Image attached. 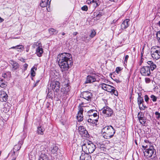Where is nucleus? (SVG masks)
Segmentation results:
<instances>
[{
  "label": "nucleus",
  "instance_id": "1",
  "mask_svg": "<svg viewBox=\"0 0 160 160\" xmlns=\"http://www.w3.org/2000/svg\"><path fill=\"white\" fill-rule=\"evenodd\" d=\"M72 56L67 53L60 54L58 55L57 61L62 72L68 70L72 64Z\"/></svg>",
  "mask_w": 160,
  "mask_h": 160
},
{
  "label": "nucleus",
  "instance_id": "2",
  "mask_svg": "<svg viewBox=\"0 0 160 160\" xmlns=\"http://www.w3.org/2000/svg\"><path fill=\"white\" fill-rule=\"evenodd\" d=\"M148 65L143 66L141 69L140 72L143 76H149L150 75L151 70L153 71L156 68V65L152 61H148L147 62Z\"/></svg>",
  "mask_w": 160,
  "mask_h": 160
},
{
  "label": "nucleus",
  "instance_id": "3",
  "mask_svg": "<svg viewBox=\"0 0 160 160\" xmlns=\"http://www.w3.org/2000/svg\"><path fill=\"white\" fill-rule=\"evenodd\" d=\"M101 132L105 138L109 139L113 136L115 130L112 126H106L102 129Z\"/></svg>",
  "mask_w": 160,
  "mask_h": 160
},
{
  "label": "nucleus",
  "instance_id": "4",
  "mask_svg": "<svg viewBox=\"0 0 160 160\" xmlns=\"http://www.w3.org/2000/svg\"><path fill=\"white\" fill-rule=\"evenodd\" d=\"M82 150L86 153L93 152L95 150L96 146L91 141H89L84 144L82 147Z\"/></svg>",
  "mask_w": 160,
  "mask_h": 160
},
{
  "label": "nucleus",
  "instance_id": "5",
  "mask_svg": "<svg viewBox=\"0 0 160 160\" xmlns=\"http://www.w3.org/2000/svg\"><path fill=\"white\" fill-rule=\"evenodd\" d=\"M152 57L154 59L157 60L160 58V47H152L150 52Z\"/></svg>",
  "mask_w": 160,
  "mask_h": 160
},
{
  "label": "nucleus",
  "instance_id": "6",
  "mask_svg": "<svg viewBox=\"0 0 160 160\" xmlns=\"http://www.w3.org/2000/svg\"><path fill=\"white\" fill-rule=\"evenodd\" d=\"M144 155L146 156L147 158H150L152 157V155L155 154L156 152L155 150L154 149V147L152 146H149V148H148L146 150L143 152Z\"/></svg>",
  "mask_w": 160,
  "mask_h": 160
},
{
  "label": "nucleus",
  "instance_id": "7",
  "mask_svg": "<svg viewBox=\"0 0 160 160\" xmlns=\"http://www.w3.org/2000/svg\"><path fill=\"white\" fill-rule=\"evenodd\" d=\"M99 87L101 88L102 89L110 92L113 91H114L112 88H115L113 86L104 83H102L99 84Z\"/></svg>",
  "mask_w": 160,
  "mask_h": 160
},
{
  "label": "nucleus",
  "instance_id": "8",
  "mask_svg": "<svg viewBox=\"0 0 160 160\" xmlns=\"http://www.w3.org/2000/svg\"><path fill=\"white\" fill-rule=\"evenodd\" d=\"M138 103L139 106V109L140 110H143L145 109L146 107L144 106L143 104L144 102L143 97L141 96V93H138Z\"/></svg>",
  "mask_w": 160,
  "mask_h": 160
},
{
  "label": "nucleus",
  "instance_id": "9",
  "mask_svg": "<svg viewBox=\"0 0 160 160\" xmlns=\"http://www.w3.org/2000/svg\"><path fill=\"white\" fill-rule=\"evenodd\" d=\"M101 111L107 117L111 116L113 114L112 110L108 106L104 107Z\"/></svg>",
  "mask_w": 160,
  "mask_h": 160
},
{
  "label": "nucleus",
  "instance_id": "10",
  "mask_svg": "<svg viewBox=\"0 0 160 160\" xmlns=\"http://www.w3.org/2000/svg\"><path fill=\"white\" fill-rule=\"evenodd\" d=\"M60 83L56 81H54L52 82L50 84V86L51 87L52 90L53 91L58 92L59 91Z\"/></svg>",
  "mask_w": 160,
  "mask_h": 160
},
{
  "label": "nucleus",
  "instance_id": "11",
  "mask_svg": "<svg viewBox=\"0 0 160 160\" xmlns=\"http://www.w3.org/2000/svg\"><path fill=\"white\" fill-rule=\"evenodd\" d=\"M22 144V143H20L19 144H18L16 145L13 148V150L12 151H11L9 153V154H11L12 156L14 155H17L18 154V152H17L19 150L21 147V145Z\"/></svg>",
  "mask_w": 160,
  "mask_h": 160
},
{
  "label": "nucleus",
  "instance_id": "12",
  "mask_svg": "<svg viewBox=\"0 0 160 160\" xmlns=\"http://www.w3.org/2000/svg\"><path fill=\"white\" fill-rule=\"evenodd\" d=\"M36 152L39 154L47 153V150L46 149L45 145H42L40 146L39 145H37Z\"/></svg>",
  "mask_w": 160,
  "mask_h": 160
},
{
  "label": "nucleus",
  "instance_id": "13",
  "mask_svg": "<svg viewBox=\"0 0 160 160\" xmlns=\"http://www.w3.org/2000/svg\"><path fill=\"white\" fill-rule=\"evenodd\" d=\"M78 130L79 133L82 137H88L89 136L88 132L83 126H80L78 128Z\"/></svg>",
  "mask_w": 160,
  "mask_h": 160
},
{
  "label": "nucleus",
  "instance_id": "14",
  "mask_svg": "<svg viewBox=\"0 0 160 160\" xmlns=\"http://www.w3.org/2000/svg\"><path fill=\"white\" fill-rule=\"evenodd\" d=\"M87 115L88 116V118H99V116L98 115L97 111L95 110L91 109L88 111L87 112Z\"/></svg>",
  "mask_w": 160,
  "mask_h": 160
},
{
  "label": "nucleus",
  "instance_id": "15",
  "mask_svg": "<svg viewBox=\"0 0 160 160\" xmlns=\"http://www.w3.org/2000/svg\"><path fill=\"white\" fill-rule=\"evenodd\" d=\"M9 62L12 67L11 70L12 71H14L19 68L20 66L18 63L12 60H10Z\"/></svg>",
  "mask_w": 160,
  "mask_h": 160
},
{
  "label": "nucleus",
  "instance_id": "16",
  "mask_svg": "<svg viewBox=\"0 0 160 160\" xmlns=\"http://www.w3.org/2000/svg\"><path fill=\"white\" fill-rule=\"evenodd\" d=\"M82 97L88 101H91V99L92 96V94L90 92L86 91L83 92L82 94Z\"/></svg>",
  "mask_w": 160,
  "mask_h": 160
},
{
  "label": "nucleus",
  "instance_id": "17",
  "mask_svg": "<svg viewBox=\"0 0 160 160\" xmlns=\"http://www.w3.org/2000/svg\"><path fill=\"white\" fill-rule=\"evenodd\" d=\"M8 95L3 91H0V100L2 102H6L8 99Z\"/></svg>",
  "mask_w": 160,
  "mask_h": 160
},
{
  "label": "nucleus",
  "instance_id": "18",
  "mask_svg": "<svg viewBox=\"0 0 160 160\" xmlns=\"http://www.w3.org/2000/svg\"><path fill=\"white\" fill-rule=\"evenodd\" d=\"M83 108L82 107L80 108L79 111L78 112L77 116V119L78 121L81 122L83 120Z\"/></svg>",
  "mask_w": 160,
  "mask_h": 160
},
{
  "label": "nucleus",
  "instance_id": "19",
  "mask_svg": "<svg viewBox=\"0 0 160 160\" xmlns=\"http://www.w3.org/2000/svg\"><path fill=\"white\" fill-rule=\"evenodd\" d=\"M51 1V0H42L40 6L42 7H48L49 8L50 6Z\"/></svg>",
  "mask_w": 160,
  "mask_h": 160
},
{
  "label": "nucleus",
  "instance_id": "20",
  "mask_svg": "<svg viewBox=\"0 0 160 160\" xmlns=\"http://www.w3.org/2000/svg\"><path fill=\"white\" fill-rule=\"evenodd\" d=\"M80 160H92L91 156L88 153H82L80 157Z\"/></svg>",
  "mask_w": 160,
  "mask_h": 160
},
{
  "label": "nucleus",
  "instance_id": "21",
  "mask_svg": "<svg viewBox=\"0 0 160 160\" xmlns=\"http://www.w3.org/2000/svg\"><path fill=\"white\" fill-rule=\"evenodd\" d=\"M96 81V79L94 76L91 75H88L87 76L85 83H91L95 82Z\"/></svg>",
  "mask_w": 160,
  "mask_h": 160
},
{
  "label": "nucleus",
  "instance_id": "22",
  "mask_svg": "<svg viewBox=\"0 0 160 160\" xmlns=\"http://www.w3.org/2000/svg\"><path fill=\"white\" fill-rule=\"evenodd\" d=\"M129 21V19H126L122 22L121 25V27L122 29H125L128 27V22Z\"/></svg>",
  "mask_w": 160,
  "mask_h": 160
},
{
  "label": "nucleus",
  "instance_id": "23",
  "mask_svg": "<svg viewBox=\"0 0 160 160\" xmlns=\"http://www.w3.org/2000/svg\"><path fill=\"white\" fill-rule=\"evenodd\" d=\"M47 153L39 154V155L38 160H48L49 158L47 154Z\"/></svg>",
  "mask_w": 160,
  "mask_h": 160
},
{
  "label": "nucleus",
  "instance_id": "24",
  "mask_svg": "<svg viewBox=\"0 0 160 160\" xmlns=\"http://www.w3.org/2000/svg\"><path fill=\"white\" fill-rule=\"evenodd\" d=\"M43 53V50L42 48L40 46H38L36 49V54L38 57H41Z\"/></svg>",
  "mask_w": 160,
  "mask_h": 160
},
{
  "label": "nucleus",
  "instance_id": "25",
  "mask_svg": "<svg viewBox=\"0 0 160 160\" xmlns=\"http://www.w3.org/2000/svg\"><path fill=\"white\" fill-rule=\"evenodd\" d=\"M99 118H89L88 119V122L92 124H96L97 122L98 121V119Z\"/></svg>",
  "mask_w": 160,
  "mask_h": 160
},
{
  "label": "nucleus",
  "instance_id": "26",
  "mask_svg": "<svg viewBox=\"0 0 160 160\" xmlns=\"http://www.w3.org/2000/svg\"><path fill=\"white\" fill-rule=\"evenodd\" d=\"M102 11L100 10L99 12L94 13V15L95 16L97 19H99L100 18L102 15L103 13Z\"/></svg>",
  "mask_w": 160,
  "mask_h": 160
},
{
  "label": "nucleus",
  "instance_id": "27",
  "mask_svg": "<svg viewBox=\"0 0 160 160\" xmlns=\"http://www.w3.org/2000/svg\"><path fill=\"white\" fill-rule=\"evenodd\" d=\"M44 129L40 126L38 128L37 133L38 134L43 135V132L44 131Z\"/></svg>",
  "mask_w": 160,
  "mask_h": 160
},
{
  "label": "nucleus",
  "instance_id": "28",
  "mask_svg": "<svg viewBox=\"0 0 160 160\" xmlns=\"http://www.w3.org/2000/svg\"><path fill=\"white\" fill-rule=\"evenodd\" d=\"M91 3H93V5L95 7H98L100 4L98 0H92Z\"/></svg>",
  "mask_w": 160,
  "mask_h": 160
},
{
  "label": "nucleus",
  "instance_id": "29",
  "mask_svg": "<svg viewBox=\"0 0 160 160\" xmlns=\"http://www.w3.org/2000/svg\"><path fill=\"white\" fill-rule=\"evenodd\" d=\"M49 33L51 34H53L54 33L57 34L58 32V31L53 28H50L48 30Z\"/></svg>",
  "mask_w": 160,
  "mask_h": 160
},
{
  "label": "nucleus",
  "instance_id": "30",
  "mask_svg": "<svg viewBox=\"0 0 160 160\" xmlns=\"http://www.w3.org/2000/svg\"><path fill=\"white\" fill-rule=\"evenodd\" d=\"M34 69H35V70H36L37 68L33 67L32 68L31 71V75L32 77H34L35 75V72Z\"/></svg>",
  "mask_w": 160,
  "mask_h": 160
},
{
  "label": "nucleus",
  "instance_id": "31",
  "mask_svg": "<svg viewBox=\"0 0 160 160\" xmlns=\"http://www.w3.org/2000/svg\"><path fill=\"white\" fill-rule=\"evenodd\" d=\"M156 35L158 41L160 43V30L157 32Z\"/></svg>",
  "mask_w": 160,
  "mask_h": 160
},
{
  "label": "nucleus",
  "instance_id": "32",
  "mask_svg": "<svg viewBox=\"0 0 160 160\" xmlns=\"http://www.w3.org/2000/svg\"><path fill=\"white\" fill-rule=\"evenodd\" d=\"M49 89H48V93L47 95V98H51L52 99V98H53L52 96V92L51 91H49Z\"/></svg>",
  "mask_w": 160,
  "mask_h": 160
},
{
  "label": "nucleus",
  "instance_id": "33",
  "mask_svg": "<svg viewBox=\"0 0 160 160\" xmlns=\"http://www.w3.org/2000/svg\"><path fill=\"white\" fill-rule=\"evenodd\" d=\"M144 117V114H143L141 112H140L138 113V119H139L143 118Z\"/></svg>",
  "mask_w": 160,
  "mask_h": 160
},
{
  "label": "nucleus",
  "instance_id": "34",
  "mask_svg": "<svg viewBox=\"0 0 160 160\" xmlns=\"http://www.w3.org/2000/svg\"><path fill=\"white\" fill-rule=\"evenodd\" d=\"M7 85L6 83L4 82H2V81H0V87L2 88H5Z\"/></svg>",
  "mask_w": 160,
  "mask_h": 160
},
{
  "label": "nucleus",
  "instance_id": "35",
  "mask_svg": "<svg viewBox=\"0 0 160 160\" xmlns=\"http://www.w3.org/2000/svg\"><path fill=\"white\" fill-rule=\"evenodd\" d=\"M58 150V147L56 146H55L53 147V149L51 150V152L53 153H55L57 152Z\"/></svg>",
  "mask_w": 160,
  "mask_h": 160
},
{
  "label": "nucleus",
  "instance_id": "36",
  "mask_svg": "<svg viewBox=\"0 0 160 160\" xmlns=\"http://www.w3.org/2000/svg\"><path fill=\"white\" fill-rule=\"evenodd\" d=\"M139 120L140 123L142 125L144 124L146 122V119L145 117L143 118L139 119Z\"/></svg>",
  "mask_w": 160,
  "mask_h": 160
},
{
  "label": "nucleus",
  "instance_id": "37",
  "mask_svg": "<svg viewBox=\"0 0 160 160\" xmlns=\"http://www.w3.org/2000/svg\"><path fill=\"white\" fill-rule=\"evenodd\" d=\"M150 98L151 100L154 102H156L157 99V98L153 95H151L150 96Z\"/></svg>",
  "mask_w": 160,
  "mask_h": 160
},
{
  "label": "nucleus",
  "instance_id": "38",
  "mask_svg": "<svg viewBox=\"0 0 160 160\" xmlns=\"http://www.w3.org/2000/svg\"><path fill=\"white\" fill-rule=\"evenodd\" d=\"M96 34V32L94 30H92L91 32L90 35V37L92 38L94 37Z\"/></svg>",
  "mask_w": 160,
  "mask_h": 160
},
{
  "label": "nucleus",
  "instance_id": "39",
  "mask_svg": "<svg viewBox=\"0 0 160 160\" xmlns=\"http://www.w3.org/2000/svg\"><path fill=\"white\" fill-rule=\"evenodd\" d=\"M65 90L67 92H69L70 90V87L69 86L68 84H67L66 86L65 87Z\"/></svg>",
  "mask_w": 160,
  "mask_h": 160
},
{
  "label": "nucleus",
  "instance_id": "40",
  "mask_svg": "<svg viewBox=\"0 0 160 160\" xmlns=\"http://www.w3.org/2000/svg\"><path fill=\"white\" fill-rule=\"evenodd\" d=\"M23 47V46L22 45H18L15 47H12L11 48H17V49H21V48Z\"/></svg>",
  "mask_w": 160,
  "mask_h": 160
},
{
  "label": "nucleus",
  "instance_id": "41",
  "mask_svg": "<svg viewBox=\"0 0 160 160\" xmlns=\"http://www.w3.org/2000/svg\"><path fill=\"white\" fill-rule=\"evenodd\" d=\"M155 115L156 116V118L159 119L160 117V113L158 112H155Z\"/></svg>",
  "mask_w": 160,
  "mask_h": 160
},
{
  "label": "nucleus",
  "instance_id": "42",
  "mask_svg": "<svg viewBox=\"0 0 160 160\" xmlns=\"http://www.w3.org/2000/svg\"><path fill=\"white\" fill-rule=\"evenodd\" d=\"M81 9H82V10L83 11H86L88 10V8L87 6L85 5V6H83L81 8Z\"/></svg>",
  "mask_w": 160,
  "mask_h": 160
},
{
  "label": "nucleus",
  "instance_id": "43",
  "mask_svg": "<svg viewBox=\"0 0 160 160\" xmlns=\"http://www.w3.org/2000/svg\"><path fill=\"white\" fill-rule=\"evenodd\" d=\"M115 88H112L114 91L111 92L112 93V94H114V95L116 96L118 95V92L115 89Z\"/></svg>",
  "mask_w": 160,
  "mask_h": 160
},
{
  "label": "nucleus",
  "instance_id": "44",
  "mask_svg": "<svg viewBox=\"0 0 160 160\" xmlns=\"http://www.w3.org/2000/svg\"><path fill=\"white\" fill-rule=\"evenodd\" d=\"M144 99H145V101L147 102H148V101L149 99V98L148 97V96L147 95H145V96H144Z\"/></svg>",
  "mask_w": 160,
  "mask_h": 160
},
{
  "label": "nucleus",
  "instance_id": "45",
  "mask_svg": "<svg viewBox=\"0 0 160 160\" xmlns=\"http://www.w3.org/2000/svg\"><path fill=\"white\" fill-rule=\"evenodd\" d=\"M145 80L147 83H149L151 82L150 79L149 78H145Z\"/></svg>",
  "mask_w": 160,
  "mask_h": 160
},
{
  "label": "nucleus",
  "instance_id": "46",
  "mask_svg": "<svg viewBox=\"0 0 160 160\" xmlns=\"http://www.w3.org/2000/svg\"><path fill=\"white\" fill-rule=\"evenodd\" d=\"M128 57L129 56L128 55H127L125 56L124 61V63H125V62H127V60L128 59Z\"/></svg>",
  "mask_w": 160,
  "mask_h": 160
},
{
  "label": "nucleus",
  "instance_id": "47",
  "mask_svg": "<svg viewBox=\"0 0 160 160\" xmlns=\"http://www.w3.org/2000/svg\"><path fill=\"white\" fill-rule=\"evenodd\" d=\"M28 66V64L27 63H25L23 67L24 71H25L27 69Z\"/></svg>",
  "mask_w": 160,
  "mask_h": 160
},
{
  "label": "nucleus",
  "instance_id": "48",
  "mask_svg": "<svg viewBox=\"0 0 160 160\" xmlns=\"http://www.w3.org/2000/svg\"><path fill=\"white\" fill-rule=\"evenodd\" d=\"M121 69L120 67H118L116 68V71L117 73H118V72L121 70Z\"/></svg>",
  "mask_w": 160,
  "mask_h": 160
},
{
  "label": "nucleus",
  "instance_id": "49",
  "mask_svg": "<svg viewBox=\"0 0 160 160\" xmlns=\"http://www.w3.org/2000/svg\"><path fill=\"white\" fill-rule=\"evenodd\" d=\"M39 81H40L39 80H38L34 84V86H33V87H36V86H37L38 85V84L39 82Z\"/></svg>",
  "mask_w": 160,
  "mask_h": 160
},
{
  "label": "nucleus",
  "instance_id": "50",
  "mask_svg": "<svg viewBox=\"0 0 160 160\" xmlns=\"http://www.w3.org/2000/svg\"><path fill=\"white\" fill-rule=\"evenodd\" d=\"M13 156V158H12V160H15L16 159V157L17 156V155H13V156Z\"/></svg>",
  "mask_w": 160,
  "mask_h": 160
},
{
  "label": "nucleus",
  "instance_id": "51",
  "mask_svg": "<svg viewBox=\"0 0 160 160\" xmlns=\"http://www.w3.org/2000/svg\"><path fill=\"white\" fill-rule=\"evenodd\" d=\"M142 147L144 148V149H147L148 148V146L147 145H146V146H144L143 145H142Z\"/></svg>",
  "mask_w": 160,
  "mask_h": 160
},
{
  "label": "nucleus",
  "instance_id": "52",
  "mask_svg": "<svg viewBox=\"0 0 160 160\" xmlns=\"http://www.w3.org/2000/svg\"><path fill=\"white\" fill-rule=\"evenodd\" d=\"M114 81H115L117 83H119L121 82V81L119 80H118L117 79H115L114 80Z\"/></svg>",
  "mask_w": 160,
  "mask_h": 160
},
{
  "label": "nucleus",
  "instance_id": "53",
  "mask_svg": "<svg viewBox=\"0 0 160 160\" xmlns=\"http://www.w3.org/2000/svg\"><path fill=\"white\" fill-rule=\"evenodd\" d=\"M117 20H113V21H112V22L111 23V24H113L115 23L116 22Z\"/></svg>",
  "mask_w": 160,
  "mask_h": 160
},
{
  "label": "nucleus",
  "instance_id": "54",
  "mask_svg": "<svg viewBox=\"0 0 160 160\" xmlns=\"http://www.w3.org/2000/svg\"><path fill=\"white\" fill-rule=\"evenodd\" d=\"M7 76V75H6V73H4L2 74V76L3 77L5 78Z\"/></svg>",
  "mask_w": 160,
  "mask_h": 160
},
{
  "label": "nucleus",
  "instance_id": "55",
  "mask_svg": "<svg viewBox=\"0 0 160 160\" xmlns=\"http://www.w3.org/2000/svg\"><path fill=\"white\" fill-rule=\"evenodd\" d=\"M78 33L77 32H74L73 33V36H76Z\"/></svg>",
  "mask_w": 160,
  "mask_h": 160
},
{
  "label": "nucleus",
  "instance_id": "56",
  "mask_svg": "<svg viewBox=\"0 0 160 160\" xmlns=\"http://www.w3.org/2000/svg\"><path fill=\"white\" fill-rule=\"evenodd\" d=\"M3 20H4L0 17V22H2Z\"/></svg>",
  "mask_w": 160,
  "mask_h": 160
},
{
  "label": "nucleus",
  "instance_id": "57",
  "mask_svg": "<svg viewBox=\"0 0 160 160\" xmlns=\"http://www.w3.org/2000/svg\"><path fill=\"white\" fill-rule=\"evenodd\" d=\"M106 83H107V84H108L109 85V84H110L111 83L110 82V81H107V82H106Z\"/></svg>",
  "mask_w": 160,
  "mask_h": 160
},
{
  "label": "nucleus",
  "instance_id": "58",
  "mask_svg": "<svg viewBox=\"0 0 160 160\" xmlns=\"http://www.w3.org/2000/svg\"><path fill=\"white\" fill-rule=\"evenodd\" d=\"M145 142L146 143H148L149 142V141L148 140H145Z\"/></svg>",
  "mask_w": 160,
  "mask_h": 160
},
{
  "label": "nucleus",
  "instance_id": "59",
  "mask_svg": "<svg viewBox=\"0 0 160 160\" xmlns=\"http://www.w3.org/2000/svg\"><path fill=\"white\" fill-rule=\"evenodd\" d=\"M62 35L63 36V35H65V33L64 32H62Z\"/></svg>",
  "mask_w": 160,
  "mask_h": 160
},
{
  "label": "nucleus",
  "instance_id": "60",
  "mask_svg": "<svg viewBox=\"0 0 160 160\" xmlns=\"http://www.w3.org/2000/svg\"><path fill=\"white\" fill-rule=\"evenodd\" d=\"M158 24L160 26V21L158 23Z\"/></svg>",
  "mask_w": 160,
  "mask_h": 160
},
{
  "label": "nucleus",
  "instance_id": "61",
  "mask_svg": "<svg viewBox=\"0 0 160 160\" xmlns=\"http://www.w3.org/2000/svg\"><path fill=\"white\" fill-rule=\"evenodd\" d=\"M0 81H2V82H3V80L2 79H0Z\"/></svg>",
  "mask_w": 160,
  "mask_h": 160
},
{
  "label": "nucleus",
  "instance_id": "62",
  "mask_svg": "<svg viewBox=\"0 0 160 160\" xmlns=\"http://www.w3.org/2000/svg\"><path fill=\"white\" fill-rule=\"evenodd\" d=\"M110 0L111 1H114L115 0Z\"/></svg>",
  "mask_w": 160,
  "mask_h": 160
},
{
  "label": "nucleus",
  "instance_id": "63",
  "mask_svg": "<svg viewBox=\"0 0 160 160\" xmlns=\"http://www.w3.org/2000/svg\"><path fill=\"white\" fill-rule=\"evenodd\" d=\"M1 151H0V155L1 154Z\"/></svg>",
  "mask_w": 160,
  "mask_h": 160
},
{
  "label": "nucleus",
  "instance_id": "64",
  "mask_svg": "<svg viewBox=\"0 0 160 160\" xmlns=\"http://www.w3.org/2000/svg\"><path fill=\"white\" fill-rule=\"evenodd\" d=\"M141 107H142V104H141Z\"/></svg>",
  "mask_w": 160,
  "mask_h": 160
}]
</instances>
